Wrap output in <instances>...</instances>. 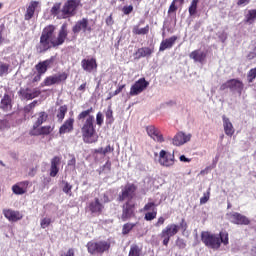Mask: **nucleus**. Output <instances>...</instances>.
Instances as JSON below:
<instances>
[{
  "instance_id": "obj_22",
  "label": "nucleus",
  "mask_w": 256,
  "mask_h": 256,
  "mask_svg": "<svg viewBox=\"0 0 256 256\" xmlns=\"http://www.w3.org/2000/svg\"><path fill=\"white\" fill-rule=\"evenodd\" d=\"M53 132V127L51 126H43L41 128H32L30 131V135L34 137H38L39 135H49Z\"/></svg>"
},
{
  "instance_id": "obj_39",
  "label": "nucleus",
  "mask_w": 256,
  "mask_h": 256,
  "mask_svg": "<svg viewBox=\"0 0 256 256\" xmlns=\"http://www.w3.org/2000/svg\"><path fill=\"white\" fill-rule=\"evenodd\" d=\"M136 224L134 223H126L123 225L122 228V233L123 235H128L129 232H131L133 230V228L135 227Z\"/></svg>"
},
{
  "instance_id": "obj_7",
  "label": "nucleus",
  "mask_w": 256,
  "mask_h": 256,
  "mask_svg": "<svg viewBox=\"0 0 256 256\" xmlns=\"http://www.w3.org/2000/svg\"><path fill=\"white\" fill-rule=\"evenodd\" d=\"M158 163L162 167H173L175 165V154L161 150L159 153Z\"/></svg>"
},
{
  "instance_id": "obj_16",
  "label": "nucleus",
  "mask_w": 256,
  "mask_h": 256,
  "mask_svg": "<svg viewBox=\"0 0 256 256\" xmlns=\"http://www.w3.org/2000/svg\"><path fill=\"white\" fill-rule=\"evenodd\" d=\"M29 185H31V182L27 180L18 182L12 186V192L14 193V195H25V193H27Z\"/></svg>"
},
{
  "instance_id": "obj_51",
  "label": "nucleus",
  "mask_w": 256,
  "mask_h": 256,
  "mask_svg": "<svg viewBox=\"0 0 256 256\" xmlns=\"http://www.w3.org/2000/svg\"><path fill=\"white\" fill-rule=\"evenodd\" d=\"M132 11H133V6L132 5L126 6V7L123 8L124 15H129Z\"/></svg>"
},
{
  "instance_id": "obj_3",
  "label": "nucleus",
  "mask_w": 256,
  "mask_h": 256,
  "mask_svg": "<svg viewBox=\"0 0 256 256\" xmlns=\"http://www.w3.org/2000/svg\"><path fill=\"white\" fill-rule=\"evenodd\" d=\"M77 7H79V0H68L62 8L61 3L57 2L52 6L50 13L56 19H69L77 13Z\"/></svg>"
},
{
  "instance_id": "obj_8",
  "label": "nucleus",
  "mask_w": 256,
  "mask_h": 256,
  "mask_svg": "<svg viewBox=\"0 0 256 256\" xmlns=\"http://www.w3.org/2000/svg\"><path fill=\"white\" fill-rule=\"evenodd\" d=\"M137 191V186L135 184H126L119 195V201H129L135 197V192Z\"/></svg>"
},
{
  "instance_id": "obj_21",
  "label": "nucleus",
  "mask_w": 256,
  "mask_h": 256,
  "mask_svg": "<svg viewBox=\"0 0 256 256\" xmlns=\"http://www.w3.org/2000/svg\"><path fill=\"white\" fill-rule=\"evenodd\" d=\"M134 209H135V204L127 201L123 205L122 221H127V219H131V217H133Z\"/></svg>"
},
{
  "instance_id": "obj_61",
  "label": "nucleus",
  "mask_w": 256,
  "mask_h": 256,
  "mask_svg": "<svg viewBox=\"0 0 256 256\" xmlns=\"http://www.w3.org/2000/svg\"><path fill=\"white\" fill-rule=\"evenodd\" d=\"M30 108L33 110L35 107H37V100H34L32 103L28 104Z\"/></svg>"
},
{
  "instance_id": "obj_5",
  "label": "nucleus",
  "mask_w": 256,
  "mask_h": 256,
  "mask_svg": "<svg viewBox=\"0 0 256 256\" xmlns=\"http://www.w3.org/2000/svg\"><path fill=\"white\" fill-rule=\"evenodd\" d=\"M187 229V223L182 219L181 224H168L160 233L159 237L163 239V245L167 247L169 245V241H171V237H175L177 233H179L180 229Z\"/></svg>"
},
{
  "instance_id": "obj_55",
  "label": "nucleus",
  "mask_w": 256,
  "mask_h": 256,
  "mask_svg": "<svg viewBox=\"0 0 256 256\" xmlns=\"http://www.w3.org/2000/svg\"><path fill=\"white\" fill-rule=\"evenodd\" d=\"M226 89H230L229 80L220 86V91H225Z\"/></svg>"
},
{
  "instance_id": "obj_23",
  "label": "nucleus",
  "mask_w": 256,
  "mask_h": 256,
  "mask_svg": "<svg viewBox=\"0 0 256 256\" xmlns=\"http://www.w3.org/2000/svg\"><path fill=\"white\" fill-rule=\"evenodd\" d=\"M74 123H75V119L73 118L67 119L59 129L60 135H65V133H71V131H73Z\"/></svg>"
},
{
  "instance_id": "obj_25",
  "label": "nucleus",
  "mask_w": 256,
  "mask_h": 256,
  "mask_svg": "<svg viewBox=\"0 0 256 256\" xmlns=\"http://www.w3.org/2000/svg\"><path fill=\"white\" fill-rule=\"evenodd\" d=\"M190 59H193L195 63H203L205 61V57H207V54L201 50H194L189 55Z\"/></svg>"
},
{
  "instance_id": "obj_62",
  "label": "nucleus",
  "mask_w": 256,
  "mask_h": 256,
  "mask_svg": "<svg viewBox=\"0 0 256 256\" xmlns=\"http://www.w3.org/2000/svg\"><path fill=\"white\" fill-rule=\"evenodd\" d=\"M24 111H25L26 113H30V112L32 111V108H30V106L27 105V106H25Z\"/></svg>"
},
{
  "instance_id": "obj_50",
  "label": "nucleus",
  "mask_w": 256,
  "mask_h": 256,
  "mask_svg": "<svg viewBox=\"0 0 256 256\" xmlns=\"http://www.w3.org/2000/svg\"><path fill=\"white\" fill-rule=\"evenodd\" d=\"M176 245H177V247H179V249H185V247L187 246L185 244V241H183V239H178L176 241Z\"/></svg>"
},
{
  "instance_id": "obj_48",
  "label": "nucleus",
  "mask_w": 256,
  "mask_h": 256,
  "mask_svg": "<svg viewBox=\"0 0 256 256\" xmlns=\"http://www.w3.org/2000/svg\"><path fill=\"white\" fill-rule=\"evenodd\" d=\"M96 123H97V125H99V127H101V125H103V113H101V112L97 113Z\"/></svg>"
},
{
  "instance_id": "obj_11",
  "label": "nucleus",
  "mask_w": 256,
  "mask_h": 256,
  "mask_svg": "<svg viewBox=\"0 0 256 256\" xmlns=\"http://www.w3.org/2000/svg\"><path fill=\"white\" fill-rule=\"evenodd\" d=\"M227 217L231 223H234V225H249V223H251V220H249L247 216L242 215L239 212L227 214Z\"/></svg>"
},
{
  "instance_id": "obj_14",
  "label": "nucleus",
  "mask_w": 256,
  "mask_h": 256,
  "mask_svg": "<svg viewBox=\"0 0 256 256\" xmlns=\"http://www.w3.org/2000/svg\"><path fill=\"white\" fill-rule=\"evenodd\" d=\"M191 134H185L184 132H178L172 139L173 145L176 147H181V145H185V143H189L191 141Z\"/></svg>"
},
{
  "instance_id": "obj_10",
  "label": "nucleus",
  "mask_w": 256,
  "mask_h": 256,
  "mask_svg": "<svg viewBox=\"0 0 256 256\" xmlns=\"http://www.w3.org/2000/svg\"><path fill=\"white\" fill-rule=\"evenodd\" d=\"M149 87V82L145 80V78H140L138 81L134 83V85L130 88V95L132 97H135L137 95H140V93H143L145 89Z\"/></svg>"
},
{
  "instance_id": "obj_17",
  "label": "nucleus",
  "mask_w": 256,
  "mask_h": 256,
  "mask_svg": "<svg viewBox=\"0 0 256 256\" xmlns=\"http://www.w3.org/2000/svg\"><path fill=\"white\" fill-rule=\"evenodd\" d=\"M20 95L22 96V99H27V101H31V99H35L41 95V90L34 88H26L20 90Z\"/></svg>"
},
{
  "instance_id": "obj_12",
  "label": "nucleus",
  "mask_w": 256,
  "mask_h": 256,
  "mask_svg": "<svg viewBox=\"0 0 256 256\" xmlns=\"http://www.w3.org/2000/svg\"><path fill=\"white\" fill-rule=\"evenodd\" d=\"M72 31L73 33H80V31H83V33H91L93 29L91 26H89V20H87V18H83L82 20L76 22L72 28Z\"/></svg>"
},
{
  "instance_id": "obj_32",
  "label": "nucleus",
  "mask_w": 256,
  "mask_h": 256,
  "mask_svg": "<svg viewBox=\"0 0 256 256\" xmlns=\"http://www.w3.org/2000/svg\"><path fill=\"white\" fill-rule=\"evenodd\" d=\"M11 107V96L5 94L1 100V109H3V111H11Z\"/></svg>"
},
{
  "instance_id": "obj_52",
  "label": "nucleus",
  "mask_w": 256,
  "mask_h": 256,
  "mask_svg": "<svg viewBox=\"0 0 256 256\" xmlns=\"http://www.w3.org/2000/svg\"><path fill=\"white\" fill-rule=\"evenodd\" d=\"M175 11H177V6L175 5V0L171 3L169 9H168V13H175Z\"/></svg>"
},
{
  "instance_id": "obj_35",
  "label": "nucleus",
  "mask_w": 256,
  "mask_h": 256,
  "mask_svg": "<svg viewBox=\"0 0 256 256\" xmlns=\"http://www.w3.org/2000/svg\"><path fill=\"white\" fill-rule=\"evenodd\" d=\"M142 249L137 245H131L128 256H141Z\"/></svg>"
},
{
  "instance_id": "obj_30",
  "label": "nucleus",
  "mask_w": 256,
  "mask_h": 256,
  "mask_svg": "<svg viewBox=\"0 0 256 256\" xmlns=\"http://www.w3.org/2000/svg\"><path fill=\"white\" fill-rule=\"evenodd\" d=\"M230 83V90L231 91H237L238 93H241V91H243V82H241V80L238 79H231L229 80Z\"/></svg>"
},
{
  "instance_id": "obj_44",
  "label": "nucleus",
  "mask_w": 256,
  "mask_h": 256,
  "mask_svg": "<svg viewBox=\"0 0 256 256\" xmlns=\"http://www.w3.org/2000/svg\"><path fill=\"white\" fill-rule=\"evenodd\" d=\"M40 225L42 229H47L51 225V218H43Z\"/></svg>"
},
{
  "instance_id": "obj_26",
  "label": "nucleus",
  "mask_w": 256,
  "mask_h": 256,
  "mask_svg": "<svg viewBox=\"0 0 256 256\" xmlns=\"http://www.w3.org/2000/svg\"><path fill=\"white\" fill-rule=\"evenodd\" d=\"M175 41H177V36H172L168 39H165L161 42L159 51H165L167 49H171L173 45H175Z\"/></svg>"
},
{
  "instance_id": "obj_33",
  "label": "nucleus",
  "mask_w": 256,
  "mask_h": 256,
  "mask_svg": "<svg viewBox=\"0 0 256 256\" xmlns=\"http://www.w3.org/2000/svg\"><path fill=\"white\" fill-rule=\"evenodd\" d=\"M256 19V9L249 10L245 15V22L249 23V25H253Z\"/></svg>"
},
{
  "instance_id": "obj_38",
  "label": "nucleus",
  "mask_w": 256,
  "mask_h": 256,
  "mask_svg": "<svg viewBox=\"0 0 256 256\" xmlns=\"http://www.w3.org/2000/svg\"><path fill=\"white\" fill-rule=\"evenodd\" d=\"M105 115H106V122L109 123V125H111V123L115 121V118H113V110L111 109V106L108 107Z\"/></svg>"
},
{
  "instance_id": "obj_40",
  "label": "nucleus",
  "mask_w": 256,
  "mask_h": 256,
  "mask_svg": "<svg viewBox=\"0 0 256 256\" xmlns=\"http://www.w3.org/2000/svg\"><path fill=\"white\" fill-rule=\"evenodd\" d=\"M256 78V68H252L247 74L248 83H253Z\"/></svg>"
},
{
  "instance_id": "obj_18",
  "label": "nucleus",
  "mask_w": 256,
  "mask_h": 256,
  "mask_svg": "<svg viewBox=\"0 0 256 256\" xmlns=\"http://www.w3.org/2000/svg\"><path fill=\"white\" fill-rule=\"evenodd\" d=\"M146 131L153 141H157V143H163V141H165L163 134H161V131H159L155 126H147Z\"/></svg>"
},
{
  "instance_id": "obj_46",
  "label": "nucleus",
  "mask_w": 256,
  "mask_h": 256,
  "mask_svg": "<svg viewBox=\"0 0 256 256\" xmlns=\"http://www.w3.org/2000/svg\"><path fill=\"white\" fill-rule=\"evenodd\" d=\"M113 148L111 145L106 146L105 148H100L98 150V153H101L102 155H107V153H112Z\"/></svg>"
},
{
  "instance_id": "obj_63",
  "label": "nucleus",
  "mask_w": 256,
  "mask_h": 256,
  "mask_svg": "<svg viewBox=\"0 0 256 256\" xmlns=\"http://www.w3.org/2000/svg\"><path fill=\"white\" fill-rule=\"evenodd\" d=\"M68 165H73V167H75V159L70 160Z\"/></svg>"
},
{
  "instance_id": "obj_56",
  "label": "nucleus",
  "mask_w": 256,
  "mask_h": 256,
  "mask_svg": "<svg viewBox=\"0 0 256 256\" xmlns=\"http://www.w3.org/2000/svg\"><path fill=\"white\" fill-rule=\"evenodd\" d=\"M123 89H125V84L118 86V88L114 91L113 95L115 96L119 95V93H121Z\"/></svg>"
},
{
  "instance_id": "obj_57",
  "label": "nucleus",
  "mask_w": 256,
  "mask_h": 256,
  "mask_svg": "<svg viewBox=\"0 0 256 256\" xmlns=\"http://www.w3.org/2000/svg\"><path fill=\"white\" fill-rule=\"evenodd\" d=\"M165 223V219L163 217H159L158 221L156 222L155 226L156 227H161Z\"/></svg>"
},
{
  "instance_id": "obj_15",
  "label": "nucleus",
  "mask_w": 256,
  "mask_h": 256,
  "mask_svg": "<svg viewBox=\"0 0 256 256\" xmlns=\"http://www.w3.org/2000/svg\"><path fill=\"white\" fill-rule=\"evenodd\" d=\"M81 67L86 73H93V71H97V59L85 58L81 61Z\"/></svg>"
},
{
  "instance_id": "obj_9",
  "label": "nucleus",
  "mask_w": 256,
  "mask_h": 256,
  "mask_svg": "<svg viewBox=\"0 0 256 256\" xmlns=\"http://www.w3.org/2000/svg\"><path fill=\"white\" fill-rule=\"evenodd\" d=\"M67 73H60L53 76L46 77L41 83V87H51V85H57L63 81H67Z\"/></svg>"
},
{
  "instance_id": "obj_49",
  "label": "nucleus",
  "mask_w": 256,
  "mask_h": 256,
  "mask_svg": "<svg viewBox=\"0 0 256 256\" xmlns=\"http://www.w3.org/2000/svg\"><path fill=\"white\" fill-rule=\"evenodd\" d=\"M210 192L204 193L203 197L200 198V204L205 205L209 201Z\"/></svg>"
},
{
  "instance_id": "obj_34",
  "label": "nucleus",
  "mask_w": 256,
  "mask_h": 256,
  "mask_svg": "<svg viewBox=\"0 0 256 256\" xmlns=\"http://www.w3.org/2000/svg\"><path fill=\"white\" fill-rule=\"evenodd\" d=\"M132 33L134 35H147L149 33V25H146L144 28H139V25L133 27Z\"/></svg>"
},
{
  "instance_id": "obj_28",
  "label": "nucleus",
  "mask_w": 256,
  "mask_h": 256,
  "mask_svg": "<svg viewBox=\"0 0 256 256\" xmlns=\"http://www.w3.org/2000/svg\"><path fill=\"white\" fill-rule=\"evenodd\" d=\"M154 51L155 50L153 48L142 47L137 50L136 56L138 59H141L143 57H151V55H153Z\"/></svg>"
},
{
  "instance_id": "obj_42",
  "label": "nucleus",
  "mask_w": 256,
  "mask_h": 256,
  "mask_svg": "<svg viewBox=\"0 0 256 256\" xmlns=\"http://www.w3.org/2000/svg\"><path fill=\"white\" fill-rule=\"evenodd\" d=\"M156 217H157V210H154L152 212L146 213L144 219L146 221H153V219H155Z\"/></svg>"
},
{
  "instance_id": "obj_43",
  "label": "nucleus",
  "mask_w": 256,
  "mask_h": 256,
  "mask_svg": "<svg viewBox=\"0 0 256 256\" xmlns=\"http://www.w3.org/2000/svg\"><path fill=\"white\" fill-rule=\"evenodd\" d=\"M155 207H157V205L155 204V202H148L143 210L144 211H157V209H155Z\"/></svg>"
},
{
  "instance_id": "obj_19",
  "label": "nucleus",
  "mask_w": 256,
  "mask_h": 256,
  "mask_svg": "<svg viewBox=\"0 0 256 256\" xmlns=\"http://www.w3.org/2000/svg\"><path fill=\"white\" fill-rule=\"evenodd\" d=\"M222 122L225 135L233 137V135H235V127H233L231 120L227 116L223 115Z\"/></svg>"
},
{
  "instance_id": "obj_60",
  "label": "nucleus",
  "mask_w": 256,
  "mask_h": 256,
  "mask_svg": "<svg viewBox=\"0 0 256 256\" xmlns=\"http://www.w3.org/2000/svg\"><path fill=\"white\" fill-rule=\"evenodd\" d=\"M86 87H87V83H83L79 86L78 91H85Z\"/></svg>"
},
{
  "instance_id": "obj_58",
  "label": "nucleus",
  "mask_w": 256,
  "mask_h": 256,
  "mask_svg": "<svg viewBox=\"0 0 256 256\" xmlns=\"http://www.w3.org/2000/svg\"><path fill=\"white\" fill-rule=\"evenodd\" d=\"M179 159L182 163H191V159L185 157V155H181Z\"/></svg>"
},
{
  "instance_id": "obj_13",
  "label": "nucleus",
  "mask_w": 256,
  "mask_h": 256,
  "mask_svg": "<svg viewBox=\"0 0 256 256\" xmlns=\"http://www.w3.org/2000/svg\"><path fill=\"white\" fill-rule=\"evenodd\" d=\"M3 215L11 223H17V221H21V219H23V213L13 209H4Z\"/></svg>"
},
{
  "instance_id": "obj_27",
  "label": "nucleus",
  "mask_w": 256,
  "mask_h": 256,
  "mask_svg": "<svg viewBox=\"0 0 256 256\" xmlns=\"http://www.w3.org/2000/svg\"><path fill=\"white\" fill-rule=\"evenodd\" d=\"M39 6V2L32 1L29 6L27 7L26 14H25V20L29 21L30 19H33V16L35 15V9Z\"/></svg>"
},
{
  "instance_id": "obj_45",
  "label": "nucleus",
  "mask_w": 256,
  "mask_h": 256,
  "mask_svg": "<svg viewBox=\"0 0 256 256\" xmlns=\"http://www.w3.org/2000/svg\"><path fill=\"white\" fill-rule=\"evenodd\" d=\"M9 71V66L4 63H0V77H3V75H6V73Z\"/></svg>"
},
{
  "instance_id": "obj_53",
  "label": "nucleus",
  "mask_w": 256,
  "mask_h": 256,
  "mask_svg": "<svg viewBox=\"0 0 256 256\" xmlns=\"http://www.w3.org/2000/svg\"><path fill=\"white\" fill-rule=\"evenodd\" d=\"M114 21H113V15H110L106 18V25H108V27H112Z\"/></svg>"
},
{
  "instance_id": "obj_29",
  "label": "nucleus",
  "mask_w": 256,
  "mask_h": 256,
  "mask_svg": "<svg viewBox=\"0 0 256 256\" xmlns=\"http://www.w3.org/2000/svg\"><path fill=\"white\" fill-rule=\"evenodd\" d=\"M36 116L37 120L34 122L32 129H37L41 127V125H43V123H45V121H47L49 117V115L46 112H40Z\"/></svg>"
},
{
  "instance_id": "obj_64",
  "label": "nucleus",
  "mask_w": 256,
  "mask_h": 256,
  "mask_svg": "<svg viewBox=\"0 0 256 256\" xmlns=\"http://www.w3.org/2000/svg\"><path fill=\"white\" fill-rule=\"evenodd\" d=\"M112 97H115V95H113V93L112 94L110 93L108 98H107V101H109V99H111Z\"/></svg>"
},
{
  "instance_id": "obj_54",
  "label": "nucleus",
  "mask_w": 256,
  "mask_h": 256,
  "mask_svg": "<svg viewBox=\"0 0 256 256\" xmlns=\"http://www.w3.org/2000/svg\"><path fill=\"white\" fill-rule=\"evenodd\" d=\"M251 3V0H238L237 5L238 6H245V5H249Z\"/></svg>"
},
{
  "instance_id": "obj_31",
  "label": "nucleus",
  "mask_w": 256,
  "mask_h": 256,
  "mask_svg": "<svg viewBox=\"0 0 256 256\" xmlns=\"http://www.w3.org/2000/svg\"><path fill=\"white\" fill-rule=\"evenodd\" d=\"M89 209L91 213H101L103 211V204L99 202V198H95V201L90 203Z\"/></svg>"
},
{
  "instance_id": "obj_4",
  "label": "nucleus",
  "mask_w": 256,
  "mask_h": 256,
  "mask_svg": "<svg viewBox=\"0 0 256 256\" xmlns=\"http://www.w3.org/2000/svg\"><path fill=\"white\" fill-rule=\"evenodd\" d=\"M201 241L208 249L217 250L223 245H229V233L222 231L219 234H213L211 232H202Z\"/></svg>"
},
{
  "instance_id": "obj_20",
  "label": "nucleus",
  "mask_w": 256,
  "mask_h": 256,
  "mask_svg": "<svg viewBox=\"0 0 256 256\" xmlns=\"http://www.w3.org/2000/svg\"><path fill=\"white\" fill-rule=\"evenodd\" d=\"M53 61H55V58L51 57L50 59L39 62L35 66L37 73H39L40 75H45V73H47V70L49 69V67H51Z\"/></svg>"
},
{
  "instance_id": "obj_2",
  "label": "nucleus",
  "mask_w": 256,
  "mask_h": 256,
  "mask_svg": "<svg viewBox=\"0 0 256 256\" xmlns=\"http://www.w3.org/2000/svg\"><path fill=\"white\" fill-rule=\"evenodd\" d=\"M91 113H93V108L82 111L77 117L79 121H83L81 128L82 139L84 143L89 144L97 143L99 139V136H97V132L95 131V116L91 115Z\"/></svg>"
},
{
  "instance_id": "obj_24",
  "label": "nucleus",
  "mask_w": 256,
  "mask_h": 256,
  "mask_svg": "<svg viewBox=\"0 0 256 256\" xmlns=\"http://www.w3.org/2000/svg\"><path fill=\"white\" fill-rule=\"evenodd\" d=\"M61 164V158L55 156L51 160V168H50V177H57V173H59V165Z\"/></svg>"
},
{
  "instance_id": "obj_41",
  "label": "nucleus",
  "mask_w": 256,
  "mask_h": 256,
  "mask_svg": "<svg viewBox=\"0 0 256 256\" xmlns=\"http://www.w3.org/2000/svg\"><path fill=\"white\" fill-rule=\"evenodd\" d=\"M71 189H73V186L71 184H69L68 182H64V187L62 189V191L64 193H66V195H69L71 197V195H73V192H71Z\"/></svg>"
},
{
  "instance_id": "obj_6",
  "label": "nucleus",
  "mask_w": 256,
  "mask_h": 256,
  "mask_svg": "<svg viewBox=\"0 0 256 256\" xmlns=\"http://www.w3.org/2000/svg\"><path fill=\"white\" fill-rule=\"evenodd\" d=\"M88 249V253L90 255H97V253H105V251H109L111 248V243L108 241H90L86 245Z\"/></svg>"
},
{
  "instance_id": "obj_59",
  "label": "nucleus",
  "mask_w": 256,
  "mask_h": 256,
  "mask_svg": "<svg viewBox=\"0 0 256 256\" xmlns=\"http://www.w3.org/2000/svg\"><path fill=\"white\" fill-rule=\"evenodd\" d=\"M43 74H37L34 78H33V83H37V82H39V81H41V76H42Z\"/></svg>"
},
{
  "instance_id": "obj_36",
  "label": "nucleus",
  "mask_w": 256,
  "mask_h": 256,
  "mask_svg": "<svg viewBox=\"0 0 256 256\" xmlns=\"http://www.w3.org/2000/svg\"><path fill=\"white\" fill-rule=\"evenodd\" d=\"M65 115H67V105L60 106L57 113L58 121H63Z\"/></svg>"
},
{
  "instance_id": "obj_47",
  "label": "nucleus",
  "mask_w": 256,
  "mask_h": 256,
  "mask_svg": "<svg viewBox=\"0 0 256 256\" xmlns=\"http://www.w3.org/2000/svg\"><path fill=\"white\" fill-rule=\"evenodd\" d=\"M9 129V121L7 119L0 120V131Z\"/></svg>"
},
{
  "instance_id": "obj_37",
  "label": "nucleus",
  "mask_w": 256,
  "mask_h": 256,
  "mask_svg": "<svg viewBox=\"0 0 256 256\" xmlns=\"http://www.w3.org/2000/svg\"><path fill=\"white\" fill-rule=\"evenodd\" d=\"M197 5H199V0H192L190 7L188 9L189 15L193 17L197 13Z\"/></svg>"
},
{
  "instance_id": "obj_1",
  "label": "nucleus",
  "mask_w": 256,
  "mask_h": 256,
  "mask_svg": "<svg viewBox=\"0 0 256 256\" xmlns=\"http://www.w3.org/2000/svg\"><path fill=\"white\" fill-rule=\"evenodd\" d=\"M56 29L54 25H48L43 29L40 36V43L37 47L39 53H45V51H49L51 47H60V45L65 43L69 35L67 24L61 26L57 36H55Z\"/></svg>"
}]
</instances>
